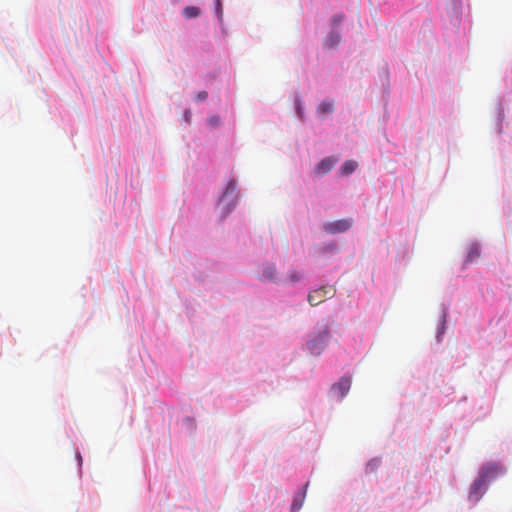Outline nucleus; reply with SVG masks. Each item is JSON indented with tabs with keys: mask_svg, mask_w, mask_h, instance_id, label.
Masks as SVG:
<instances>
[{
	"mask_svg": "<svg viewBox=\"0 0 512 512\" xmlns=\"http://www.w3.org/2000/svg\"><path fill=\"white\" fill-rule=\"evenodd\" d=\"M330 336V330L328 325H324L319 331L312 335L307 341V350L312 355H319L327 345Z\"/></svg>",
	"mask_w": 512,
	"mask_h": 512,
	"instance_id": "nucleus-1",
	"label": "nucleus"
},
{
	"mask_svg": "<svg viewBox=\"0 0 512 512\" xmlns=\"http://www.w3.org/2000/svg\"><path fill=\"white\" fill-rule=\"evenodd\" d=\"M335 295V289L333 286H322L318 289L312 290L308 295V302L312 306H317L324 302L326 299H330Z\"/></svg>",
	"mask_w": 512,
	"mask_h": 512,
	"instance_id": "nucleus-2",
	"label": "nucleus"
},
{
	"mask_svg": "<svg viewBox=\"0 0 512 512\" xmlns=\"http://www.w3.org/2000/svg\"><path fill=\"white\" fill-rule=\"evenodd\" d=\"M504 468L497 463H487L482 466L479 477L485 482H490L504 474Z\"/></svg>",
	"mask_w": 512,
	"mask_h": 512,
	"instance_id": "nucleus-3",
	"label": "nucleus"
},
{
	"mask_svg": "<svg viewBox=\"0 0 512 512\" xmlns=\"http://www.w3.org/2000/svg\"><path fill=\"white\" fill-rule=\"evenodd\" d=\"M352 226L351 219H340L324 225V229L331 234L346 232Z\"/></svg>",
	"mask_w": 512,
	"mask_h": 512,
	"instance_id": "nucleus-4",
	"label": "nucleus"
},
{
	"mask_svg": "<svg viewBox=\"0 0 512 512\" xmlns=\"http://www.w3.org/2000/svg\"><path fill=\"white\" fill-rule=\"evenodd\" d=\"M486 483L478 477V479L472 484L469 492V500L472 502H478L486 491Z\"/></svg>",
	"mask_w": 512,
	"mask_h": 512,
	"instance_id": "nucleus-5",
	"label": "nucleus"
},
{
	"mask_svg": "<svg viewBox=\"0 0 512 512\" xmlns=\"http://www.w3.org/2000/svg\"><path fill=\"white\" fill-rule=\"evenodd\" d=\"M351 387V379L348 377L341 378L337 383L332 386V392L342 399Z\"/></svg>",
	"mask_w": 512,
	"mask_h": 512,
	"instance_id": "nucleus-6",
	"label": "nucleus"
},
{
	"mask_svg": "<svg viewBox=\"0 0 512 512\" xmlns=\"http://www.w3.org/2000/svg\"><path fill=\"white\" fill-rule=\"evenodd\" d=\"M335 163H336L335 159H333L331 157H327L318 163V165L315 168V172L319 175L327 174L328 172H330L332 170Z\"/></svg>",
	"mask_w": 512,
	"mask_h": 512,
	"instance_id": "nucleus-7",
	"label": "nucleus"
},
{
	"mask_svg": "<svg viewBox=\"0 0 512 512\" xmlns=\"http://www.w3.org/2000/svg\"><path fill=\"white\" fill-rule=\"evenodd\" d=\"M277 278V270L274 265H268L263 269L262 279L267 281H275Z\"/></svg>",
	"mask_w": 512,
	"mask_h": 512,
	"instance_id": "nucleus-8",
	"label": "nucleus"
},
{
	"mask_svg": "<svg viewBox=\"0 0 512 512\" xmlns=\"http://www.w3.org/2000/svg\"><path fill=\"white\" fill-rule=\"evenodd\" d=\"M341 41L340 34L338 32H331L325 40V46L329 48H336Z\"/></svg>",
	"mask_w": 512,
	"mask_h": 512,
	"instance_id": "nucleus-9",
	"label": "nucleus"
},
{
	"mask_svg": "<svg viewBox=\"0 0 512 512\" xmlns=\"http://www.w3.org/2000/svg\"><path fill=\"white\" fill-rule=\"evenodd\" d=\"M480 256V249L477 244H472L469 246L467 251L466 260L467 262H473Z\"/></svg>",
	"mask_w": 512,
	"mask_h": 512,
	"instance_id": "nucleus-10",
	"label": "nucleus"
},
{
	"mask_svg": "<svg viewBox=\"0 0 512 512\" xmlns=\"http://www.w3.org/2000/svg\"><path fill=\"white\" fill-rule=\"evenodd\" d=\"M200 14H201V10L195 6H188L182 10V15L188 19L195 18V17L199 16Z\"/></svg>",
	"mask_w": 512,
	"mask_h": 512,
	"instance_id": "nucleus-11",
	"label": "nucleus"
},
{
	"mask_svg": "<svg viewBox=\"0 0 512 512\" xmlns=\"http://www.w3.org/2000/svg\"><path fill=\"white\" fill-rule=\"evenodd\" d=\"M356 167L357 163L355 161L348 160L341 166L340 171L343 175H349L355 171Z\"/></svg>",
	"mask_w": 512,
	"mask_h": 512,
	"instance_id": "nucleus-12",
	"label": "nucleus"
},
{
	"mask_svg": "<svg viewBox=\"0 0 512 512\" xmlns=\"http://www.w3.org/2000/svg\"><path fill=\"white\" fill-rule=\"evenodd\" d=\"M333 110V105L328 102H322L318 106V112L321 114H328L331 113Z\"/></svg>",
	"mask_w": 512,
	"mask_h": 512,
	"instance_id": "nucleus-13",
	"label": "nucleus"
},
{
	"mask_svg": "<svg viewBox=\"0 0 512 512\" xmlns=\"http://www.w3.org/2000/svg\"><path fill=\"white\" fill-rule=\"evenodd\" d=\"M288 279H289L290 282L295 283V282H298L301 279V275H300L299 272L293 270V271H291L289 273Z\"/></svg>",
	"mask_w": 512,
	"mask_h": 512,
	"instance_id": "nucleus-14",
	"label": "nucleus"
},
{
	"mask_svg": "<svg viewBox=\"0 0 512 512\" xmlns=\"http://www.w3.org/2000/svg\"><path fill=\"white\" fill-rule=\"evenodd\" d=\"M236 189V182L234 180H230L227 184L224 196H227L229 193H234Z\"/></svg>",
	"mask_w": 512,
	"mask_h": 512,
	"instance_id": "nucleus-15",
	"label": "nucleus"
},
{
	"mask_svg": "<svg viewBox=\"0 0 512 512\" xmlns=\"http://www.w3.org/2000/svg\"><path fill=\"white\" fill-rule=\"evenodd\" d=\"M207 121H208L209 125H211L212 127H216L220 123V118H219V116L213 115V116H210L207 119Z\"/></svg>",
	"mask_w": 512,
	"mask_h": 512,
	"instance_id": "nucleus-16",
	"label": "nucleus"
},
{
	"mask_svg": "<svg viewBox=\"0 0 512 512\" xmlns=\"http://www.w3.org/2000/svg\"><path fill=\"white\" fill-rule=\"evenodd\" d=\"M445 316L443 317V321H442V325L441 327L439 328L438 330V333H437V341L438 342H441L442 341V338H443V335H444V332H445Z\"/></svg>",
	"mask_w": 512,
	"mask_h": 512,
	"instance_id": "nucleus-17",
	"label": "nucleus"
},
{
	"mask_svg": "<svg viewBox=\"0 0 512 512\" xmlns=\"http://www.w3.org/2000/svg\"><path fill=\"white\" fill-rule=\"evenodd\" d=\"M303 499L295 498L292 504V511H298L302 506Z\"/></svg>",
	"mask_w": 512,
	"mask_h": 512,
	"instance_id": "nucleus-18",
	"label": "nucleus"
},
{
	"mask_svg": "<svg viewBox=\"0 0 512 512\" xmlns=\"http://www.w3.org/2000/svg\"><path fill=\"white\" fill-rule=\"evenodd\" d=\"M208 97V93L206 91H201L197 94V100L202 101Z\"/></svg>",
	"mask_w": 512,
	"mask_h": 512,
	"instance_id": "nucleus-19",
	"label": "nucleus"
},
{
	"mask_svg": "<svg viewBox=\"0 0 512 512\" xmlns=\"http://www.w3.org/2000/svg\"><path fill=\"white\" fill-rule=\"evenodd\" d=\"M341 20H342V17L340 16L339 18H335V19H334V22H335V23H340V22H341Z\"/></svg>",
	"mask_w": 512,
	"mask_h": 512,
	"instance_id": "nucleus-20",
	"label": "nucleus"
}]
</instances>
